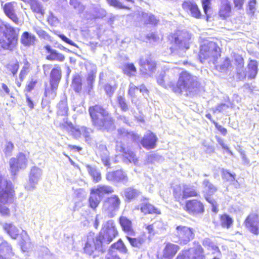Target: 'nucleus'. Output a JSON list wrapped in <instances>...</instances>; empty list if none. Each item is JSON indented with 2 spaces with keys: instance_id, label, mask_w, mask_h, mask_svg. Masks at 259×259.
I'll return each mask as SVG.
<instances>
[{
  "instance_id": "obj_1",
  "label": "nucleus",
  "mask_w": 259,
  "mask_h": 259,
  "mask_svg": "<svg viewBox=\"0 0 259 259\" xmlns=\"http://www.w3.org/2000/svg\"><path fill=\"white\" fill-rule=\"evenodd\" d=\"M174 72L173 69H168L160 73L157 78L158 84L164 88H171L175 93L182 94L185 92L187 95L197 87V77L187 71L182 72L180 74L177 85H174L172 81L175 76Z\"/></svg>"
},
{
  "instance_id": "obj_2",
  "label": "nucleus",
  "mask_w": 259,
  "mask_h": 259,
  "mask_svg": "<svg viewBox=\"0 0 259 259\" xmlns=\"http://www.w3.org/2000/svg\"><path fill=\"white\" fill-rule=\"evenodd\" d=\"M95 126L101 130L111 131L115 126L108 112L99 105L91 107L89 110Z\"/></svg>"
},
{
  "instance_id": "obj_3",
  "label": "nucleus",
  "mask_w": 259,
  "mask_h": 259,
  "mask_svg": "<svg viewBox=\"0 0 259 259\" xmlns=\"http://www.w3.org/2000/svg\"><path fill=\"white\" fill-rule=\"evenodd\" d=\"M14 190L12 183L4 177H0V215L8 217L10 211L8 204L13 202Z\"/></svg>"
},
{
  "instance_id": "obj_4",
  "label": "nucleus",
  "mask_w": 259,
  "mask_h": 259,
  "mask_svg": "<svg viewBox=\"0 0 259 259\" xmlns=\"http://www.w3.org/2000/svg\"><path fill=\"white\" fill-rule=\"evenodd\" d=\"M58 126L62 130L70 133L75 139H79L82 136L88 143L91 141V134L93 131L90 128L85 126H74L71 122L67 121L66 117L63 118L62 122L59 123Z\"/></svg>"
},
{
  "instance_id": "obj_5",
  "label": "nucleus",
  "mask_w": 259,
  "mask_h": 259,
  "mask_svg": "<svg viewBox=\"0 0 259 259\" xmlns=\"http://www.w3.org/2000/svg\"><path fill=\"white\" fill-rule=\"evenodd\" d=\"M220 56V49L214 42L210 41L204 44L201 46L199 52L200 61L203 63L205 60L214 63Z\"/></svg>"
},
{
  "instance_id": "obj_6",
  "label": "nucleus",
  "mask_w": 259,
  "mask_h": 259,
  "mask_svg": "<svg viewBox=\"0 0 259 259\" xmlns=\"http://www.w3.org/2000/svg\"><path fill=\"white\" fill-rule=\"evenodd\" d=\"M103 242L94 233L90 232L87 236V241L84 247V251L89 255H98V253L103 252Z\"/></svg>"
},
{
  "instance_id": "obj_7",
  "label": "nucleus",
  "mask_w": 259,
  "mask_h": 259,
  "mask_svg": "<svg viewBox=\"0 0 259 259\" xmlns=\"http://www.w3.org/2000/svg\"><path fill=\"white\" fill-rule=\"evenodd\" d=\"M174 195L175 198L180 201L181 199L197 196L198 192L195 186L190 184H182L174 187Z\"/></svg>"
},
{
  "instance_id": "obj_8",
  "label": "nucleus",
  "mask_w": 259,
  "mask_h": 259,
  "mask_svg": "<svg viewBox=\"0 0 259 259\" xmlns=\"http://www.w3.org/2000/svg\"><path fill=\"white\" fill-rule=\"evenodd\" d=\"M174 233L178 239L176 241L181 245L187 244L194 238V229L185 226H177Z\"/></svg>"
},
{
  "instance_id": "obj_9",
  "label": "nucleus",
  "mask_w": 259,
  "mask_h": 259,
  "mask_svg": "<svg viewBox=\"0 0 259 259\" xmlns=\"http://www.w3.org/2000/svg\"><path fill=\"white\" fill-rule=\"evenodd\" d=\"M118 234L115 224L112 220L107 222L104 225L98 237L102 241L103 243H110Z\"/></svg>"
},
{
  "instance_id": "obj_10",
  "label": "nucleus",
  "mask_w": 259,
  "mask_h": 259,
  "mask_svg": "<svg viewBox=\"0 0 259 259\" xmlns=\"http://www.w3.org/2000/svg\"><path fill=\"white\" fill-rule=\"evenodd\" d=\"M6 31L1 39L6 50H12L18 42V31L11 26H5Z\"/></svg>"
},
{
  "instance_id": "obj_11",
  "label": "nucleus",
  "mask_w": 259,
  "mask_h": 259,
  "mask_svg": "<svg viewBox=\"0 0 259 259\" xmlns=\"http://www.w3.org/2000/svg\"><path fill=\"white\" fill-rule=\"evenodd\" d=\"M28 156L23 153H19L16 158H12L10 160V169L14 175L22 169H24L27 165Z\"/></svg>"
},
{
  "instance_id": "obj_12",
  "label": "nucleus",
  "mask_w": 259,
  "mask_h": 259,
  "mask_svg": "<svg viewBox=\"0 0 259 259\" xmlns=\"http://www.w3.org/2000/svg\"><path fill=\"white\" fill-rule=\"evenodd\" d=\"M120 200L117 195H113L108 197L104 202L103 210L111 217L113 216L114 212L119 207Z\"/></svg>"
},
{
  "instance_id": "obj_13",
  "label": "nucleus",
  "mask_w": 259,
  "mask_h": 259,
  "mask_svg": "<svg viewBox=\"0 0 259 259\" xmlns=\"http://www.w3.org/2000/svg\"><path fill=\"white\" fill-rule=\"evenodd\" d=\"M42 174V170L40 168L35 166L33 167L29 175V181L25 186V189L28 191L33 190L40 180Z\"/></svg>"
},
{
  "instance_id": "obj_14",
  "label": "nucleus",
  "mask_w": 259,
  "mask_h": 259,
  "mask_svg": "<svg viewBox=\"0 0 259 259\" xmlns=\"http://www.w3.org/2000/svg\"><path fill=\"white\" fill-rule=\"evenodd\" d=\"M176 48L181 50H187L189 48L191 35L186 32H181L172 36Z\"/></svg>"
},
{
  "instance_id": "obj_15",
  "label": "nucleus",
  "mask_w": 259,
  "mask_h": 259,
  "mask_svg": "<svg viewBox=\"0 0 259 259\" xmlns=\"http://www.w3.org/2000/svg\"><path fill=\"white\" fill-rule=\"evenodd\" d=\"M1 6L5 15L16 24L19 23V19L16 14L18 4L15 2H11L4 4V2L0 0Z\"/></svg>"
},
{
  "instance_id": "obj_16",
  "label": "nucleus",
  "mask_w": 259,
  "mask_h": 259,
  "mask_svg": "<svg viewBox=\"0 0 259 259\" xmlns=\"http://www.w3.org/2000/svg\"><path fill=\"white\" fill-rule=\"evenodd\" d=\"M116 150L122 153L124 160L126 162L133 163L137 165L138 163V159L136 154L132 151L126 149L121 142H117Z\"/></svg>"
},
{
  "instance_id": "obj_17",
  "label": "nucleus",
  "mask_w": 259,
  "mask_h": 259,
  "mask_svg": "<svg viewBox=\"0 0 259 259\" xmlns=\"http://www.w3.org/2000/svg\"><path fill=\"white\" fill-rule=\"evenodd\" d=\"M246 226L249 231L254 234L259 233V217L256 214L249 215L246 221Z\"/></svg>"
},
{
  "instance_id": "obj_18",
  "label": "nucleus",
  "mask_w": 259,
  "mask_h": 259,
  "mask_svg": "<svg viewBox=\"0 0 259 259\" xmlns=\"http://www.w3.org/2000/svg\"><path fill=\"white\" fill-rule=\"evenodd\" d=\"M106 179L108 181L118 182H121L123 183H126L128 181L126 173L122 170L108 172L106 174Z\"/></svg>"
},
{
  "instance_id": "obj_19",
  "label": "nucleus",
  "mask_w": 259,
  "mask_h": 259,
  "mask_svg": "<svg viewBox=\"0 0 259 259\" xmlns=\"http://www.w3.org/2000/svg\"><path fill=\"white\" fill-rule=\"evenodd\" d=\"M157 140L156 136L153 133L149 131L144 135L141 143L145 148L151 149L155 147Z\"/></svg>"
},
{
  "instance_id": "obj_20",
  "label": "nucleus",
  "mask_w": 259,
  "mask_h": 259,
  "mask_svg": "<svg viewBox=\"0 0 259 259\" xmlns=\"http://www.w3.org/2000/svg\"><path fill=\"white\" fill-rule=\"evenodd\" d=\"M186 210L190 213H198L204 210L203 204L197 200L188 201L185 205Z\"/></svg>"
},
{
  "instance_id": "obj_21",
  "label": "nucleus",
  "mask_w": 259,
  "mask_h": 259,
  "mask_svg": "<svg viewBox=\"0 0 259 259\" xmlns=\"http://www.w3.org/2000/svg\"><path fill=\"white\" fill-rule=\"evenodd\" d=\"M183 9L191 15L196 18H199L201 16L200 11L197 5L191 2H185L182 5Z\"/></svg>"
},
{
  "instance_id": "obj_22",
  "label": "nucleus",
  "mask_w": 259,
  "mask_h": 259,
  "mask_svg": "<svg viewBox=\"0 0 259 259\" xmlns=\"http://www.w3.org/2000/svg\"><path fill=\"white\" fill-rule=\"evenodd\" d=\"M139 64L142 68V70L145 73L148 71L153 72L156 67L155 62L149 57L140 58Z\"/></svg>"
},
{
  "instance_id": "obj_23",
  "label": "nucleus",
  "mask_w": 259,
  "mask_h": 259,
  "mask_svg": "<svg viewBox=\"0 0 259 259\" xmlns=\"http://www.w3.org/2000/svg\"><path fill=\"white\" fill-rule=\"evenodd\" d=\"M179 249L180 247L178 245L170 242L165 243L162 251L163 256L166 258L172 257Z\"/></svg>"
},
{
  "instance_id": "obj_24",
  "label": "nucleus",
  "mask_w": 259,
  "mask_h": 259,
  "mask_svg": "<svg viewBox=\"0 0 259 259\" xmlns=\"http://www.w3.org/2000/svg\"><path fill=\"white\" fill-rule=\"evenodd\" d=\"M119 224L123 231L128 235L135 236V232L132 227L131 220L126 217L121 216L119 219Z\"/></svg>"
},
{
  "instance_id": "obj_25",
  "label": "nucleus",
  "mask_w": 259,
  "mask_h": 259,
  "mask_svg": "<svg viewBox=\"0 0 259 259\" xmlns=\"http://www.w3.org/2000/svg\"><path fill=\"white\" fill-rule=\"evenodd\" d=\"M14 256L12 247L7 242L0 244V259H11Z\"/></svg>"
},
{
  "instance_id": "obj_26",
  "label": "nucleus",
  "mask_w": 259,
  "mask_h": 259,
  "mask_svg": "<svg viewBox=\"0 0 259 259\" xmlns=\"http://www.w3.org/2000/svg\"><path fill=\"white\" fill-rule=\"evenodd\" d=\"M91 190L102 199L105 195L109 194L114 192L112 187L106 185H98L92 188Z\"/></svg>"
},
{
  "instance_id": "obj_27",
  "label": "nucleus",
  "mask_w": 259,
  "mask_h": 259,
  "mask_svg": "<svg viewBox=\"0 0 259 259\" xmlns=\"http://www.w3.org/2000/svg\"><path fill=\"white\" fill-rule=\"evenodd\" d=\"M257 66L256 61L250 60L246 68L244 77H247L248 79L254 78L257 73Z\"/></svg>"
},
{
  "instance_id": "obj_28",
  "label": "nucleus",
  "mask_w": 259,
  "mask_h": 259,
  "mask_svg": "<svg viewBox=\"0 0 259 259\" xmlns=\"http://www.w3.org/2000/svg\"><path fill=\"white\" fill-rule=\"evenodd\" d=\"M231 8L228 0H222L219 15L222 19H226L231 16Z\"/></svg>"
},
{
  "instance_id": "obj_29",
  "label": "nucleus",
  "mask_w": 259,
  "mask_h": 259,
  "mask_svg": "<svg viewBox=\"0 0 259 259\" xmlns=\"http://www.w3.org/2000/svg\"><path fill=\"white\" fill-rule=\"evenodd\" d=\"M36 37L28 32L25 31L23 33L21 36V42L26 47H29L35 44Z\"/></svg>"
},
{
  "instance_id": "obj_30",
  "label": "nucleus",
  "mask_w": 259,
  "mask_h": 259,
  "mask_svg": "<svg viewBox=\"0 0 259 259\" xmlns=\"http://www.w3.org/2000/svg\"><path fill=\"white\" fill-rule=\"evenodd\" d=\"M61 78V70L59 67L53 68L50 74V84L58 85Z\"/></svg>"
},
{
  "instance_id": "obj_31",
  "label": "nucleus",
  "mask_w": 259,
  "mask_h": 259,
  "mask_svg": "<svg viewBox=\"0 0 259 259\" xmlns=\"http://www.w3.org/2000/svg\"><path fill=\"white\" fill-rule=\"evenodd\" d=\"M5 231L13 239H16L19 234V229L12 223H5L3 226Z\"/></svg>"
},
{
  "instance_id": "obj_32",
  "label": "nucleus",
  "mask_w": 259,
  "mask_h": 259,
  "mask_svg": "<svg viewBox=\"0 0 259 259\" xmlns=\"http://www.w3.org/2000/svg\"><path fill=\"white\" fill-rule=\"evenodd\" d=\"M101 200L102 199L91 189L89 198L90 207L93 209H95L98 206Z\"/></svg>"
},
{
  "instance_id": "obj_33",
  "label": "nucleus",
  "mask_w": 259,
  "mask_h": 259,
  "mask_svg": "<svg viewBox=\"0 0 259 259\" xmlns=\"http://www.w3.org/2000/svg\"><path fill=\"white\" fill-rule=\"evenodd\" d=\"M133 236L128 235L126 236L127 239L133 247L140 248L146 241L145 238L144 237H139L134 238Z\"/></svg>"
},
{
  "instance_id": "obj_34",
  "label": "nucleus",
  "mask_w": 259,
  "mask_h": 259,
  "mask_svg": "<svg viewBox=\"0 0 259 259\" xmlns=\"http://www.w3.org/2000/svg\"><path fill=\"white\" fill-rule=\"evenodd\" d=\"M87 168L94 182L97 183L101 180V172L96 167L88 165H87Z\"/></svg>"
},
{
  "instance_id": "obj_35",
  "label": "nucleus",
  "mask_w": 259,
  "mask_h": 259,
  "mask_svg": "<svg viewBox=\"0 0 259 259\" xmlns=\"http://www.w3.org/2000/svg\"><path fill=\"white\" fill-rule=\"evenodd\" d=\"M140 209L142 212L146 213H160V212L155 207L149 203H143L140 206Z\"/></svg>"
},
{
  "instance_id": "obj_36",
  "label": "nucleus",
  "mask_w": 259,
  "mask_h": 259,
  "mask_svg": "<svg viewBox=\"0 0 259 259\" xmlns=\"http://www.w3.org/2000/svg\"><path fill=\"white\" fill-rule=\"evenodd\" d=\"M118 134L121 138L126 137L128 139H131L133 141H137L139 138L137 134L133 132H128L124 128L118 129Z\"/></svg>"
},
{
  "instance_id": "obj_37",
  "label": "nucleus",
  "mask_w": 259,
  "mask_h": 259,
  "mask_svg": "<svg viewBox=\"0 0 259 259\" xmlns=\"http://www.w3.org/2000/svg\"><path fill=\"white\" fill-rule=\"evenodd\" d=\"M202 185L204 188V192L206 193L207 197L212 195L217 190L216 187L207 179L203 181Z\"/></svg>"
},
{
  "instance_id": "obj_38",
  "label": "nucleus",
  "mask_w": 259,
  "mask_h": 259,
  "mask_svg": "<svg viewBox=\"0 0 259 259\" xmlns=\"http://www.w3.org/2000/svg\"><path fill=\"white\" fill-rule=\"evenodd\" d=\"M49 87H47L45 89V95L49 99H54L57 95V90L58 85L53 84H50Z\"/></svg>"
},
{
  "instance_id": "obj_39",
  "label": "nucleus",
  "mask_w": 259,
  "mask_h": 259,
  "mask_svg": "<svg viewBox=\"0 0 259 259\" xmlns=\"http://www.w3.org/2000/svg\"><path fill=\"white\" fill-rule=\"evenodd\" d=\"M233 222V219L228 214H224L220 216V223L223 228L229 229Z\"/></svg>"
},
{
  "instance_id": "obj_40",
  "label": "nucleus",
  "mask_w": 259,
  "mask_h": 259,
  "mask_svg": "<svg viewBox=\"0 0 259 259\" xmlns=\"http://www.w3.org/2000/svg\"><path fill=\"white\" fill-rule=\"evenodd\" d=\"M110 249H113V250H114V249L117 250L123 254H126L128 252L127 248L121 240L113 244Z\"/></svg>"
},
{
  "instance_id": "obj_41",
  "label": "nucleus",
  "mask_w": 259,
  "mask_h": 259,
  "mask_svg": "<svg viewBox=\"0 0 259 259\" xmlns=\"http://www.w3.org/2000/svg\"><path fill=\"white\" fill-rule=\"evenodd\" d=\"M29 3H30L31 9L33 12L44 15V10L37 1L31 0Z\"/></svg>"
},
{
  "instance_id": "obj_42",
  "label": "nucleus",
  "mask_w": 259,
  "mask_h": 259,
  "mask_svg": "<svg viewBox=\"0 0 259 259\" xmlns=\"http://www.w3.org/2000/svg\"><path fill=\"white\" fill-rule=\"evenodd\" d=\"M140 192L132 188H127L124 190V195L128 200H131L138 196Z\"/></svg>"
},
{
  "instance_id": "obj_43",
  "label": "nucleus",
  "mask_w": 259,
  "mask_h": 259,
  "mask_svg": "<svg viewBox=\"0 0 259 259\" xmlns=\"http://www.w3.org/2000/svg\"><path fill=\"white\" fill-rule=\"evenodd\" d=\"M33 30L36 33L39 38L51 41V37L40 27L34 26L33 27Z\"/></svg>"
},
{
  "instance_id": "obj_44",
  "label": "nucleus",
  "mask_w": 259,
  "mask_h": 259,
  "mask_svg": "<svg viewBox=\"0 0 259 259\" xmlns=\"http://www.w3.org/2000/svg\"><path fill=\"white\" fill-rule=\"evenodd\" d=\"M47 59L51 61H58L63 62L65 59L64 56L58 53L56 50H54L53 52L47 56Z\"/></svg>"
},
{
  "instance_id": "obj_45",
  "label": "nucleus",
  "mask_w": 259,
  "mask_h": 259,
  "mask_svg": "<svg viewBox=\"0 0 259 259\" xmlns=\"http://www.w3.org/2000/svg\"><path fill=\"white\" fill-rule=\"evenodd\" d=\"M22 241L21 242L22 249L23 251L30 247L29 238L26 231H23L21 233Z\"/></svg>"
},
{
  "instance_id": "obj_46",
  "label": "nucleus",
  "mask_w": 259,
  "mask_h": 259,
  "mask_svg": "<svg viewBox=\"0 0 259 259\" xmlns=\"http://www.w3.org/2000/svg\"><path fill=\"white\" fill-rule=\"evenodd\" d=\"M100 156L102 159V161L106 166L110 165L109 152L105 147H103L102 151L99 153Z\"/></svg>"
},
{
  "instance_id": "obj_47",
  "label": "nucleus",
  "mask_w": 259,
  "mask_h": 259,
  "mask_svg": "<svg viewBox=\"0 0 259 259\" xmlns=\"http://www.w3.org/2000/svg\"><path fill=\"white\" fill-rule=\"evenodd\" d=\"M81 79L80 76H74L72 80V85L75 91L76 92H80L81 90Z\"/></svg>"
},
{
  "instance_id": "obj_48",
  "label": "nucleus",
  "mask_w": 259,
  "mask_h": 259,
  "mask_svg": "<svg viewBox=\"0 0 259 259\" xmlns=\"http://www.w3.org/2000/svg\"><path fill=\"white\" fill-rule=\"evenodd\" d=\"M58 114L59 116L66 115L68 112V107L65 101H61L58 105Z\"/></svg>"
},
{
  "instance_id": "obj_49",
  "label": "nucleus",
  "mask_w": 259,
  "mask_h": 259,
  "mask_svg": "<svg viewBox=\"0 0 259 259\" xmlns=\"http://www.w3.org/2000/svg\"><path fill=\"white\" fill-rule=\"evenodd\" d=\"M138 90V88L136 87L133 83H131L129 85L128 94L132 98V102L138 106L137 101L135 96V91Z\"/></svg>"
},
{
  "instance_id": "obj_50",
  "label": "nucleus",
  "mask_w": 259,
  "mask_h": 259,
  "mask_svg": "<svg viewBox=\"0 0 259 259\" xmlns=\"http://www.w3.org/2000/svg\"><path fill=\"white\" fill-rule=\"evenodd\" d=\"M24 65L21 70L19 77L21 80H23L26 75L29 71L30 64L26 59L23 60Z\"/></svg>"
},
{
  "instance_id": "obj_51",
  "label": "nucleus",
  "mask_w": 259,
  "mask_h": 259,
  "mask_svg": "<svg viewBox=\"0 0 259 259\" xmlns=\"http://www.w3.org/2000/svg\"><path fill=\"white\" fill-rule=\"evenodd\" d=\"M143 18L145 22L153 25L156 24L158 22V20L151 14L144 13L143 14Z\"/></svg>"
},
{
  "instance_id": "obj_52",
  "label": "nucleus",
  "mask_w": 259,
  "mask_h": 259,
  "mask_svg": "<svg viewBox=\"0 0 259 259\" xmlns=\"http://www.w3.org/2000/svg\"><path fill=\"white\" fill-rule=\"evenodd\" d=\"M97 73V69L95 66H94L90 72H89L87 77V82L89 85H92L95 80L96 77V74Z\"/></svg>"
},
{
  "instance_id": "obj_53",
  "label": "nucleus",
  "mask_w": 259,
  "mask_h": 259,
  "mask_svg": "<svg viewBox=\"0 0 259 259\" xmlns=\"http://www.w3.org/2000/svg\"><path fill=\"white\" fill-rule=\"evenodd\" d=\"M256 0H249L246 8V12L247 14L250 15H253L254 12L256 10Z\"/></svg>"
},
{
  "instance_id": "obj_54",
  "label": "nucleus",
  "mask_w": 259,
  "mask_h": 259,
  "mask_svg": "<svg viewBox=\"0 0 259 259\" xmlns=\"http://www.w3.org/2000/svg\"><path fill=\"white\" fill-rule=\"evenodd\" d=\"M117 84L115 83L113 84L110 83H107L105 85V90L107 94L111 96L117 88Z\"/></svg>"
},
{
  "instance_id": "obj_55",
  "label": "nucleus",
  "mask_w": 259,
  "mask_h": 259,
  "mask_svg": "<svg viewBox=\"0 0 259 259\" xmlns=\"http://www.w3.org/2000/svg\"><path fill=\"white\" fill-rule=\"evenodd\" d=\"M124 72L129 76L134 75L136 73V68L133 64H128L125 66Z\"/></svg>"
},
{
  "instance_id": "obj_56",
  "label": "nucleus",
  "mask_w": 259,
  "mask_h": 259,
  "mask_svg": "<svg viewBox=\"0 0 259 259\" xmlns=\"http://www.w3.org/2000/svg\"><path fill=\"white\" fill-rule=\"evenodd\" d=\"M70 5L77 10L79 13H82L84 10V7L81 5L77 0H70Z\"/></svg>"
},
{
  "instance_id": "obj_57",
  "label": "nucleus",
  "mask_w": 259,
  "mask_h": 259,
  "mask_svg": "<svg viewBox=\"0 0 259 259\" xmlns=\"http://www.w3.org/2000/svg\"><path fill=\"white\" fill-rule=\"evenodd\" d=\"M94 11V12L95 13V14H93L92 18H98L100 17H102L104 16H105L106 15V12L104 10L99 8L98 7H95L93 8V10H91V12Z\"/></svg>"
},
{
  "instance_id": "obj_58",
  "label": "nucleus",
  "mask_w": 259,
  "mask_h": 259,
  "mask_svg": "<svg viewBox=\"0 0 259 259\" xmlns=\"http://www.w3.org/2000/svg\"><path fill=\"white\" fill-rule=\"evenodd\" d=\"M222 178L225 180L231 183L235 180V175L231 174L227 170H223L222 172Z\"/></svg>"
},
{
  "instance_id": "obj_59",
  "label": "nucleus",
  "mask_w": 259,
  "mask_h": 259,
  "mask_svg": "<svg viewBox=\"0 0 259 259\" xmlns=\"http://www.w3.org/2000/svg\"><path fill=\"white\" fill-rule=\"evenodd\" d=\"M110 6L119 9H129L128 7L124 6L121 2L118 0H106Z\"/></svg>"
},
{
  "instance_id": "obj_60",
  "label": "nucleus",
  "mask_w": 259,
  "mask_h": 259,
  "mask_svg": "<svg viewBox=\"0 0 259 259\" xmlns=\"http://www.w3.org/2000/svg\"><path fill=\"white\" fill-rule=\"evenodd\" d=\"M117 100L121 109L124 111H127L128 110V106L125 102V98L122 96H119L118 97Z\"/></svg>"
},
{
  "instance_id": "obj_61",
  "label": "nucleus",
  "mask_w": 259,
  "mask_h": 259,
  "mask_svg": "<svg viewBox=\"0 0 259 259\" xmlns=\"http://www.w3.org/2000/svg\"><path fill=\"white\" fill-rule=\"evenodd\" d=\"M13 149V144L11 142H7L4 151L6 155H9L11 154Z\"/></svg>"
},
{
  "instance_id": "obj_62",
  "label": "nucleus",
  "mask_w": 259,
  "mask_h": 259,
  "mask_svg": "<svg viewBox=\"0 0 259 259\" xmlns=\"http://www.w3.org/2000/svg\"><path fill=\"white\" fill-rule=\"evenodd\" d=\"M196 252L193 259H205L203 254V249L201 246H198L196 249Z\"/></svg>"
},
{
  "instance_id": "obj_63",
  "label": "nucleus",
  "mask_w": 259,
  "mask_h": 259,
  "mask_svg": "<svg viewBox=\"0 0 259 259\" xmlns=\"http://www.w3.org/2000/svg\"><path fill=\"white\" fill-rule=\"evenodd\" d=\"M48 22L51 25H56L58 23V19L52 12H50L48 17Z\"/></svg>"
},
{
  "instance_id": "obj_64",
  "label": "nucleus",
  "mask_w": 259,
  "mask_h": 259,
  "mask_svg": "<svg viewBox=\"0 0 259 259\" xmlns=\"http://www.w3.org/2000/svg\"><path fill=\"white\" fill-rule=\"evenodd\" d=\"M106 259H121L117 252L113 249H109L108 254L106 255Z\"/></svg>"
}]
</instances>
